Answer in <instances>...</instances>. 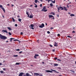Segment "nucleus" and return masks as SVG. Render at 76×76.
<instances>
[{
	"mask_svg": "<svg viewBox=\"0 0 76 76\" xmlns=\"http://www.w3.org/2000/svg\"><path fill=\"white\" fill-rule=\"evenodd\" d=\"M12 19L13 20V22H15V20L14 19V18H13V17H12Z\"/></svg>",
	"mask_w": 76,
	"mask_h": 76,
	"instance_id": "f3484780",
	"label": "nucleus"
},
{
	"mask_svg": "<svg viewBox=\"0 0 76 76\" xmlns=\"http://www.w3.org/2000/svg\"><path fill=\"white\" fill-rule=\"evenodd\" d=\"M31 28L33 30H34V29L33 27H34V25L33 24H31Z\"/></svg>",
	"mask_w": 76,
	"mask_h": 76,
	"instance_id": "423d86ee",
	"label": "nucleus"
},
{
	"mask_svg": "<svg viewBox=\"0 0 76 76\" xmlns=\"http://www.w3.org/2000/svg\"><path fill=\"white\" fill-rule=\"evenodd\" d=\"M22 51H21V52H19V53H22Z\"/></svg>",
	"mask_w": 76,
	"mask_h": 76,
	"instance_id": "a18cd8bd",
	"label": "nucleus"
},
{
	"mask_svg": "<svg viewBox=\"0 0 76 76\" xmlns=\"http://www.w3.org/2000/svg\"><path fill=\"white\" fill-rule=\"evenodd\" d=\"M54 65L55 66H58V64H54Z\"/></svg>",
	"mask_w": 76,
	"mask_h": 76,
	"instance_id": "4be33fe9",
	"label": "nucleus"
},
{
	"mask_svg": "<svg viewBox=\"0 0 76 76\" xmlns=\"http://www.w3.org/2000/svg\"><path fill=\"white\" fill-rule=\"evenodd\" d=\"M2 32H4V33H6L7 34L8 33L7 31V30H3L2 31Z\"/></svg>",
	"mask_w": 76,
	"mask_h": 76,
	"instance_id": "1a4fd4ad",
	"label": "nucleus"
},
{
	"mask_svg": "<svg viewBox=\"0 0 76 76\" xmlns=\"http://www.w3.org/2000/svg\"><path fill=\"white\" fill-rule=\"evenodd\" d=\"M52 2L53 3H55V0H54V1H52Z\"/></svg>",
	"mask_w": 76,
	"mask_h": 76,
	"instance_id": "5701e85b",
	"label": "nucleus"
},
{
	"mask_svg": "<svg viewBox=\"0 0 76 76\" xmlns=\"http://www.w3.org/2000/svg\"><path fill=\"white\" fill-rule=\"evenodd\" d=\"M3 69L4 71H5L6 69L5 68H3Z\"/></svg>",
	"mask_w": 76,
	"mask_h": 76,
	"instance_id": "4c0bfd02",
	"label": "nucleus"
},
{
	"mask_svg": "<svg viewBox=\"0 0 76 76\" xmlns=\"http://www.w3.org/2000/svg\"><path fill=\"white\" fill-rule=\"evenodd\" d=\"M52 15H55V14H54V13H53V14H52Z\"/></svg>",
	"mask_w": 76,
	"mask_h": 76,
	"instance_id": "13d9d810",
	"label": "nucleus"
},
{
	"mask_svg": "<svg viewBox=\"0 0 76 76\" xmlns=\"http://www.w3.org/2000/svg\"><path fill=\"white\" fill-rule=\"evenodd\" d=\"M35 7L37 8V6L36 5V6H35Z\"/></svg>",
	"mask_w": 76,
	"mask_h": 76,
	"instance_id": "de8ad7c7",
	"label": "nucleus"
},
{
	"mask_svg": "<svg viewBox=\"0 0 76 76\" xmlns=\"http://www.w3.org/2000/svg\"><path fill=\"white\" fill-rule=\"evenodd\" d=\"M50 2L49 0H48V3H49Z\"/></svg>",
	"mask_w": 76,
	"mask_h": 76,
	"instance_id": "680f3d73",
	"label": "nucleus"
},
{
	"mask_svg": "<svg viewBox=\"0 0 76 76\" xmlns=\"http://www.w3.org/2000/svg\"><path fill=\"white\" fill-rule=\"evenodd\" d=\"M39 75V73H34V76H38V75Z\"/></svg>",
	"mask_w": 76,
	"mask_h": 76,
	"instance_id": "39448f33",
	"label": "nucleus"
},
{
	"mask_svg": "<svg viewBox=\"0 0 76 76\" xmlns=\"http://www.w3.org/2000/svg\"><path fill=\"white\" fill-rule=\"evenodd\" d=\"M20 49H16V50L17 51H20Z\"/></svg>",
	"mask_w": 76,
	"mask_h": 76,
	"instance_id": "c756f323",
	"label": "nucleus"
},
{
	"mask_svg": "<svg viewBox=\"0 0 76 76\" xmlns=\"http://www.w3.org/2000/svg\"><path fill=\"white\" fill-rule=\"evenodd\" d=\"M44 26H45L44 24H43V23H42L41 26H39V27L40 28H42L43 27H44Z\"/></svg>",
	"mask_w": 76,
	"mask_h": 76,
	"instance_id": "20e7f679",
	"label": "nucleus"
},
{
	"mask_svg": "<svg viewBox=\"0 0 76 76\" xmlns=\"http://www.w3.org/2000/svg\"><path fill=\"white\" fill-rule=\"evenodd\" d=\"M27 15H28V17H29V14H28Z\"/></svg>",
	"mask_w": 76,
	"mask_h": 76,
	"instance_id": "052dcab7",
	"label": "nucleus"
},
{
	"mask_svg": "<svg viewBox=\"0 0 76 76\" xmlns=\"http://www.w3.org/2000/svg\"><path fill=\"white\" fill-rule=\"evenodd\" d=\"M55 50H53V52H55Z\"/></svg>",
	"mask_w": 76,
	"mask_h": 76,
	"instance_id": "864d4df0",
	"label": "nucleus"
},
{
	"mask_svg": "<svg viewBox=\"0 0 76 76\" xmlns=\"http://www.w3.org/2000/svg\"><path fill=\"white\" fill-rule=\"evenodd\" d=\"M75 15L74 14H71V15H70V16L72 17V16H73V17H74V16H75Z\"/></svg>",
	"mask_w": 76,
	"mask_h": 76,
	"instance_id": "4468645a",
	"label": "nucleus"
},
{
	"mask_svg": "<svg viewBox=\"0 0 76 76\" xmlns=\"http://www.w3.org/2000/svg\"><path fill=\"white\" fill-rule=\"evenodd\" d=\"M12 39H13L12 38H10V41L11 42L12 41Z\"/></svg>",
	"mask_w": 76,
	"mask_h": 76,
	"instance_id": "cd10ccee",
	"label": "nucleus"
},
{
	"mask_svg": "<svg viewBox=\"0 0 76 76\" xmlns=\"http://www.w3.org/2000/svg\"><path fill=\"white\" fill-rule=\"evenodd\" d=\"M50 6H51V7H52L53 6V4H52L51 3V4H50Z\"/></svg>",
	"mask_w": 76,
	"mask_h": 76,
	"instance_id": "412c9836",
	"label": "nucleus"
},
{
	"mask_svg": "<svg viewBox=\"0 0 76 76\" xmlns=\"http://www.w3.org/2000/svg\"><path fill=\"white\" fill-rule=\"evenodd\" d=\"M51 18L52 19H55L54 18V16L53 17H52Z\"/></svg>",
	"mask_w": 76,
	"mask_h": 76,
	"instance_id": "a19ab883",
	"label": "nucleus"
},
{
	"mask_svg": "<svg viewBox=\"0 0 76 76\" xmlns=\"http://www.w3.org/2000/svg\"><path fill=\"white\" fill-rule=\"evenodd\" d=\"M45 71L48 72H51V73L53 72L52 71H50V70H46Z\"/></svg>",
	"mask_w": 76,
	"mask_h": 76,
	"instance_id": "9b49d317",
	"label": "nucleus"
},
{
	"mask_svg": "<svg viewBox=\"0 0 76 76\" xmlns=\"http://www.w3.org/2000/svg\"><path fill=\"white\" fill-rule=\"evenodd\" d=\"M2 64V63H0V65H1Z\"/></svg>",
	"mask_w": 76,
	"mask_h": 76,
	"instance_id": "4d7b16f0",
	"label": "nucleus"
},
{
	"mask_svg": "<svg viewBox=\"0 0 76 76\" xmlns=\"http://www.w3.org/2000/svg\"><path fill=\"white\" fill-rule=\"evenodd\" d=\"M33 18V16H32V15H30V17H29V18Z\"/></svg>",
	"mask_w": 76,
	"mask_h": 76,
	"instance_id": "a211bd4d",
	"label": "nucleus"
},
{
	"mask_svg": "<svg viewBox=\"0 0 76 76\" xmlns=\"http://www.w3.org/2000/svg\"><path fill=\"white\" fill-rule=\"evenodd\" d=\"M17 17L18 18H20V17L19 16V15H18Z\"/></svg>",
	"mask_w": 76,
	"mask_h": 76,
	"instance_id": "5fc2aeb1",
	"label": "nucleus"
},
{
	"mask_svg": "<svg viewBox=\"0 0 76 76\" xmlns=\"http://www.w3.org/2000/svg\"><path fill=\"white\" fill-rule=\"evenodd\" d=\"M55 59H57V58H56H56H55Z\"/></svg>",
	"mask_w": 76,
	"mask_h": 76,
	"instance_id": "6e6d98bb",
	"label": "nucleus"
},
{
	"mask_svg": "<svg viewBox=\"0 0 76 76\" xmlns=\"http://www.w3.org/2000/svg\"><path fill=\"white\" fill-rule=\"evenodd\" d=\"M49 45L50 46V47H53V46L51 45Z\"/></svg>",
	"mask_w": 76,
	"mask_h": 76,
	"instance_id": "58836bf2",
	"label": "nucleus"
},
{
	"mask_svg": "<svg viewBox=\"0 0 76 76\" xmlns=\"http://www.w3.org/2000/svg\"><path fill=\"white\" fill-rule=\"evenodd\" d=\"M67 37H69V38H72L71 37H70V36H67Z\"/></svg>",
	"mask_w": 76,
	"mask_h": 76,
	"instance_id": "c9c22d12",
	"label": "nucleus"
},
{
	"mask_svg": "<svg viewBox=\"0 0 76 76\" xmlns=\"http://www.w3.org/2000/svg\"><path fill=\"white\" fill-rule=\"evenodd\" d=\"M60 36V34H58V36L59 37V36Z\"/></svg>",
	"mask_w": 76,
	"mask_h": 76,
	"instance_id": "09e8293b",
	"label": "nucleus"
},
{
	"mask_svg": "<svg viewBox=\"0 0 76 76\" xmlns=\"http://www.w3.org/2000/svg\"><path fill=\"white\" fill-rule=\"evenodd\" d=\"M19 22H21V21L22 20V19H21L20 18H19L18 20Z\"/></svg>",
	"mask_w": 76,
	"mask_h": 76,
	"instance_id": "2eb2a0df",
	"label": "nucleus"
},
{
	"mask_svg": "<svg viewBox=\"0 0 76 76\" xmlns=\"http://www.w3.org/2000/svg\"><path fill=\"white\" fill-rule=\"evenodd\" d=\"M15 26H16V27H17L18 26V25L17 24H15Z\"/></svg>",
	"mask_w": 76,
	"mask_h": 76,
	"instance_id": "79ce46f5",
	"label": "nucleus"
},
{
	"mask_svg": "<svg viewBox=\"0 0 76 76\" xmlns=\"http://www.w3.org/2000/svg\"><path fill=\"white\" fill-rule=\"evenodd\" d=\"M26 13L27 15H29L28 14V12H27V11L26 12Z\"/></svg>",
	"mask_w": 76,
	"mask_h": 76,
	"instance_id": "e433bc0d",
	"label": "nucleus"
},
{
	"mask_svg": "<svg viewBox=\"0 0 76 76\" xmlns=\"http://www.w3.org/2000/svg\"><path fill=\"white\" fill-rule=\"evenodd\" d=\"M37 42L38 43H39V40H37Z\"/></svg>",
	"mask_w": 76,
	"mask_h": 76,
	"instance_id": "ea45409f",
	"label": "nucleus"
},
{
	"mask_svg": "<svg viewBox=\"0 0 76 76\" xmlns=\"http://www.w3.org/2000/svg\"><path fill=\"white\" fill-rule=\"evenodd\" d=\"M34 58H37V56H36V55H35V56H34Z\"/></svg>",
	"mask_w": 76,
	"mask_h": 76,
	"instance_id": "72a5a7b5",
	"label": "nucleus"
},
{
	"mask_svg": "<svg viewBox=\"0 0 76 76\" xmlns=\"http://www.w3.org/2000/svg\"><path fill=\"white\" fill-rule=\"evenodd\" d=\"M49 18H53V15H49Z\"/></svg>",
	"mask_w": 76,
	"mask_h": 76,
	"instance_id": "f8f14e48",
	"label": "nucleus"
},
{
	"mask_svg": "<svg viewBox=\"0 0 76 76\" xmlns=\"http://www.w3.org/2000/svg\"><path fill=\"white\" fill-rule=\"evenodd\" d=\"M26 76H32L30 75H29L28 73H26Z\"/></svg>",
	"mask_w": 76,
	"mask_h": 76,
	"instance_id": "ddd939ff",
	"label": "nucleus"
},
{
	"mask_svg": "<svg viewBox=\"0 0 76 76\" xmlns=\"http://www.w3.org/2000/svg\"><path fill=\"white\" fill-rule=\"evenodd\" d=\"M45 25H46V26H47V24L46 23Z\"/></svg>",
	"mask_w": 76,
	"mask_h": 76,
	"instance_id": "338daca9",
	"label": "nucleus"
},
{
	"mask_svg": "<svg viewBox=\"0 0 76 76\" xmlns=\"http://www.w3.org/2000/svg\"><path fill=\"white\" fill-rule=\"evenodd\" d=\"M2 15V16L3 18H4V15Z\"/></svg>",
	"mask_w": 76,
	"mask_h": 76,
	"instance_id": "37998d69",
	"label": "nucleus"
},
{
	"mask_svg": "<svg viewBox=\"0 0 76 76\" xmlns=\"http://www.w3.org/2000/svg\"><path fill=\"white\" fill-rule=\"evenodd\" d=\"M11 7H14V5H12H12H11Z\"/></svg>",
	"mask_w": 76,
	"mask_h": 76,
	"instance_id": "8fccbe9b",
	"label": "nucleus"
},
{
	"mask_svg": "<svg viewBox=\"0 0 76 76\" xmlns=\"http://www.w3.org/2000/svg\"><path fill=\"white\" fill-rule=\"evenodd\" d=\"M23 76H26V75H24Z\"/></svg>",
	"mask_w": 76,
	"mask_h": 76,
	"instance_id": "774afa93",
	"label": "nucleus"
},
{
	"mask_svg": "<svg viewBox=\"0 0 76 76\" xmlns=\"http://www.w3.org/2000/svg\"><path fill=\"white\" fill-rule=\"evenodd\" d=\"M0 8H1V9L3 8V7L2 5H0Z\"/></svg>",
	"mask_w": 76,
	"mask_h": 76,
	"instance_id": "a878e982",
	"label": "nucleus"
},
{
	"mask_svg": "<svg viewBox=\"0 0 76 76\" xmlns=\"http://www.w3.org/2000/svg\"><path fill=\"white\" fill-rule=\"evenodd\" d=\"M7 6H9L10 5V4H8L7 5Z\"/></svg>",
	"mask_w": 76,
	"mask_h": 76,
	"instance_id": "bf43d9fd",
	"label": "nucleus"
},
{
	"mask_svg": "<svg viewBox=\"0 0 76 76\" xmlns=\"http://www.w3.org/2000/svg\"><path fill=\"white\" fill-rule=\"evenodd\" d=\"M0 72L1 73H5V72H3V71H0Z\"/></svg>",
	"mask_w": 76,
	"mask_h": 76,
	"instance_id": "aec40b11",
	"label": "nucleus"
},
{
	"mask_svg": "<svg viewBox=\"0 0 76 76\" xmlns=\"http://www.w3.org/2000/svg\"><path fill=\"white\" fill-rule=\"evenodd\" d=\"M16 65H19V64H20V63H16Z\"/></svg>",
	"mask_w": 76,
	"mask_h": 76,
	"instance_id": "c85d7f7f",
	"label": "nucleus"
},
{
	"mask_svg": "<svg viewBox=\"0 0 76 76\" xmlns=\"http://www.w3.org/2000/svg\"><path fill=\"white\" fill-rule=\"evenodd\" d=\"M57 8H58V12H59V10H64V8L62 7H57Z\"/></svg>",
	"mask_w": 76,
	"mask_h": 76,
	"instance_id": "f03ea898",
	"label": "nucleus"
},
{
	"mask_svg": "<svg viewBox=\"0 0 76 76\" xmlns=\"http://www.w3.org/2000/svg\"><path fill=\"white\" fill-rule=\"evenodd\" d=\"M58 61H61V60H60L59 59H58Z\"/></svg>",
	"mask_w": 76,
	"mask_h": 76,
	"instance_id": "603ef678",
	"label": "nucleus"
},
{
	"mask_svg": "<svg viewBox=\"0 0 76 76\" xmlns=\"http://www.w3.org/2000/svg\"><path fill=\"white\" fill-rule=\"evenodd\" d=\"M64 10H66V11H67L68 10L67 9L66 7H64Z\"/></svg>",
	"mask_w": 76,
	"mask_h": 76,
	"instance_id": "9d476101",
	"label": "nucleus"
},
{
	"mask_svg": "<svg viewBox=\"0 0 76 76\" xmlns=\"http://www.w3.org/2000/svg\"><path fill=\"white\" fill-rule=\"evenodd\" d=\"M40 1H41V2L43 1V0H40Z\"/></svg>",
	"mask_w": 76,
	"mask_h": 76,
	"instance_id": "e2e57ef3",
	"label": "nucleus"
},
{
	"mask_svg": "<svg viewBox=\"0 0 76 76\" xmlns=\"http://www.w3.org/2000/svg\"><path fill=\"white\" fill-rule=\"evenodd\" d=\"M55 44L54 45L55 47H57L58 46V43H57L56 42L55 43Z\"/></svg>",
	"mask_w": 76,
	"mask_h": 76,
	"instance_id": "6e6552de",
	"label": "nucleus"
},
{
	"mask_svg": "<svg viewBox=\"0 0 76 76\" xmlns=\"http://www.w3.org/2000/svg\"><path fill=\"white\" fill-rule=\"evenodd\" d=\"M20 34L21 35H22L23 34V33L22 32H21L20 33Z\"/></svg>",
	"mask_w": 76,
	"mask_h": 76,
	"instance_id": "3c124183",
	"label": "nucleus"
},
{
	"mask_svg": "<svg viewBox=\"0 0 76 76\" xmlns=\"http://www.w3.org/2000/svg\"><path fill=\"white\" fill-rule=\"evenodd\" d=\"M18 56L17 55L13 56L14 57H17Z\"/></svg>",
	"mask_w": 76,
	"mask_h": 76,
	"instance_id": "473e14b6",
	"label": "nucleus"
},
{
	"mask_svg": "<svg viewBox=\"0 0 76 76\" xmlns=\"http://www.w3.org/2000/svg\"><path fill=\"white\" fill-rule=\"evenodd\" d=\"M0 38L2 39L5 40L7 39V38L4 36H3L1 34H0Z\"/></svg>",
	"mask_w": 76,
	"mask_h": 76,
	"instance_id": "f257e3e1",
	"label": "nucleus"
},
{
	"mask_svg": "<svg viewBox=\"0 0 76 76\" xmlns=\"http://www.w3.org/2000/svg\"><path fill=\"white\" fill-rule=\"evenodd\" d=\"M8 34H9V35H12V34H11V33L10 32H9Z\"/></svg>",
	"mask_w": 76,
	"mask_h": 76,
	"instance_id": "7c9ffc66",
	"label": "nucleus"
},
{
	"mask_svg": "<svg viewBox=\"0 0 76 76\" xmlns=\"http://www.w3.org/2000/svg\"><path fill=\"white\" fill-rule=\"evenodd\" d=\"M57 16H58V18L59 17V15H57Z\"/></svg>",
	"mask_w": 76,
	"mask_h": 76,
	"instance_id": "69168bd1",
	"label": "nucleus"
},
{
	"mask_svg": "<svg viewBox=\"0 0 76 76\" xmlns=\"http://www.w3.org/2000/svg\"><path fill=\"white\" fill-rule=\"evenodd\" d=\"M38 2V0H35V3H37Z\"/></svg>",
	"mask_w": 76,
	"mask_h": 76,
	"instance_id": "b1692460",
	"label": "nucleus"
},
{
	"mask_svg": "<svg viewBox=\"0 0 76 76\" xmlns=\"http://www.w3.org/2000/svg\"><path fill=\"white\" fill-rule=\"evenodd\" d=\"M42 4H40V6L41 7H42Z\"/></svg>",
	"mask_w": 76,
	"mask_h": 76,
	"instance_id": "49530a36",
	"label": "nucleus"
},
{
	"mask_svg": "<svg viewBox=\"0 0 76 76\" xmlns=\"http://www.w3.org/2000/svg\"><path fill=\"white\" fill-rule=\"evenodd\" d=\"M35 55L36 56H39V55L38 54H35Z\"/></svg>",
	"mask_w": 76,
	"mask_h": 76,
	"instance_id": "f704fd0d",
	"label": "nucleus"
},
{
	"mask_svg": "<svg viewBox=\"0 0 76 76\" xmlns=\"http://www.w3.org/2000/svg\"><path fill=\"white\" fill-rule=\"evenodd\" d=\"M24 74V73H23V72L20 73L19 74L18 76H22Z\"/></svg>",
	"mask_w": 76,
	"mask_h": 76,
	"instance_id": "0eeeda50",
	"label": "nucleus"
},
{
	"mask_svg": "<svg viewBox=\"0 0 76 76\" xmlns=\"http://www.w3.org/2000/svg\"><path fill=\"white\" fill-rule=\"evenodd\" d=\"M75 33V31H72V33Z\"/></svg>",
	"mask_w": 76,
	"mask_h": 76,
	"instance_id": "c03bdc74",
	"label": "nucleus"
},
{
	"mask_svg": "<svg viewBox=\"0 0 76 76\" xmlns=\"http://www.w3.org/2000/svg\"><path fill=\"white\" fill-rule=\"evenodd\" d=\"M53 28H50V29H53Z\"/></svg>",
	"mask_w": 76,
	"mask_h": 76,
	"instance_id": "0e129e2a",
	"label": "nucleus"
},
{
	"mask_svg": "<svg viewBox=\"0 0 76 76\" xmlns=\"http://www.w3.org/2000/svg\"><path fill=\"white\" fill-rule=\"evenodd\" d=\"M51 70L52 71H53V72L54 71V72H56V70H53V69H51Z\"/></svg>",
	"mask_w": 76,
	"mask_h": 76,
	"instance_id": "393cba45",
	"label": "nucleus"
},
{
	"mask_svg": "<svg viewBox=\"0 0 76 76\" xmlns=\"http://www.w3.org/2000/svg\"><path fill=\"white\" fill-rule=\"evenodd\" d=\"M47 33L48 34H50V32L49 31H48L47 32Z\"/></svg>",
	"mask_w": 76,
	"mask_h": 76,
	"instance_id": "2f4dec72",
	"label": "nucleus"
},
{
	"mask_svg": "<svg viewBox=\"0 0 76 76\" xmlns=\"http://www.w3.org/2000/svg\"><path fill=\"white\" fill-rule=\"evenodd\" d=\"M3 10L4 11V12L5 13V10L4 9V8H2Z\"/></svg>",
	"mask_w": 76,
	"mask_h": 76,
	"instance_id": "dca6fc26",
	"label": "nucleus"
},
{
	"mask_svg": "<svg viewBox=\"0 0 76 76\" xmlns=\"http://www.w3.org/2000/svg\"><path fill=\"white\" fill-rule=\"evenodd\" d=\"M7 28H8V29L9 30H10V31H11V28H10L9 27H7Z\"/></svg>",
	"mask_w": 76,
	"mask_h": 76,
	"instance_id": "6ab92c4d",
	"label": "nucleus"
},
{
	"mask_svg": "<svg viewBox=\"0 0 76 76\" xmlns=\"http://www.w3.org/2000/svg\"><path fill=\"white\" fill-rule=\"evenodd\" d=\"M45 9L46 7H43V9H42V10H41V11L44 12H46L47 11V10H45Z\"/></svg>",
	"mask_w": 76,
	"mask_h": 76,
	"instance_id": "7ed1b4c3",
	"label": "nucleus"
},
{
	"mask_svg": "<svg viewBox=\"0 0 76 76\" xmlns=\"http://www.w3.org/2000/svg\"><path fill=\"white\" fill-rule=\"evenodd\" d=\"M19 40L18 39H15L14 40V41H19Z\"/></svg>",
	"mask_w": 76,
	"mask_h": 76,
	"instance_id": "bb28decb",
	"label": "nucleus"
}]
</instances>
